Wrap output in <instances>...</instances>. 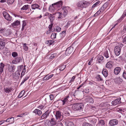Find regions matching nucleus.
Instances as JSON below:
<instances>
[{"label":"nucleus","mask_w":126,"mask_h":126,"mask_svg":"<svg viewBox=\"0 0 126 126\" xmlns=\"http://www.w3.org/2000/svg\"><path fill=\"white\" fill-rule=\"evenodd\" d=\"M56 14L58 16V18H60L62 17L63 14L62 13L57 12L56 13Z\"/></svg>","instance_id":"nucleus-38"},{"label":"nucleus","mask_w":126,"mask_h":126,"mask_svg":"<svg viewBox=\"0 0 126 126\" xmlns=\"http://www.w3.org/2000/svg\"><path fill=\"white\" fill-rule=\"evenodd\" d=\"M118 122L116 119H112L110 120L109 122V124L111 126H114L118 124Z\"/></svg>","instance_id":"nucleus-12"},{"label":"nucleus","mask_w":126,"mask_h":126,"mask_svg":"<svg viewBox=\"0 0 126 126\" xmlns=\"http://www.w3.org/2000/svg\"><path fill=\"white\" fill-rule=\"evenodd\" d=\"M57 122L56 120L55 121L54 119L52 118L51 119L50 123L51 125V126H52L56 125Z\"/></svg>","instance_id":"nucleus-29"},{"label":"nucleus","mask_w":126,"mask_h":126,"mask_svg":"<svg viewBox=\"0 0 126 126\" xmlns=\"http://www.w3.org/2000/svg\"><path fill=\"white\" fill-rule=\"evenodd\" d=\"M49 114L48 110H47L42 115L41 118L42 119H46L48 116Z\"/></svg>","instance_id":"nucleus-18"},{"label":"nucleus","mask_w":126,"mask_h":126,"mask_svg":"<svg viewBox=\"0 0 126 126\" xmlns=\"http://www.w3.org/2000/svg\"><path fill=\"white\" fill-rule=\"evenodd\" d=\"M14 90V89L12 87H6L4 88V92L7 94H9L12 92V91Z\"/></svg>","instance_id":"nucleus-14"},{"label":"nucleus","mask_w":126,"mask_h":126,"mask_svg":"<svg viewBox=\"0 0 126 126\" xmlns=\"http://www.w3.org/2000/svg\"><path fill=\"white\" fill-rule=\"evenodd\" d=\"M44 107V106L43 105H41L40 106H39L37 107V108L41 110H42L43 109Z\"/></svg>","instance_id":"nucleus-59"},{"label":"nucleus","mask_w":126,"mask_h":126,"mask_svg":"<svg viewBox=\"0 0 126 126\" xmlns=\"http://www.w3.org/2000/svg\"><path fill=\"white\" fill-rule=\"evenodd\" d=\"M96 78L98 80L103 81V79L101 78L100 76L99 75H97L96 77Z\"/></svg>","instance_id":"nucleus-41"},{"label":"nucleus","mask_w":126,"mask_h":126,"mask_svg":"<svg viewBox=\"0 0 126 126\" xmlns=\"http://www.w3.org/2000/svg\"><path fill=\"white\" fill-rule=\"evenodd\" d=\"M25 92L23 90L19 94L18 96V98H21L23 96Z\"/></svg>","instance_id":"nucleus-40"},{"label":"nucleus","mask_w":126,"mask_h":126,"mask_svg":"<svg viewBox=\"0 0 126 126\" xmlns=\"http://www.w3.org/2000/svg\"><path fill=\"white\" fill-rule=\"evenodd\" d=\"M5 34L7 36H8L11 33L10 29H8L7 30H6V31L5 32Z\"/></svg>","instance_id":"nucleus-35"},{"label":"nucleus","mask_w":126,"mask_h":126,"mask_svg":"<svg viewBox=\"0 0 126 126\" xmlns=\"http://www.w3.org/2000/svg\"><path fill=\"white\" fill-rule=\"evenodd\" d=\"M121 70V68L119 67H117L115 68L114 72L115 74L116 75H118L120 73Z\"/></svg>","instance_id":"nucleus-17"},{"label":"nucleus","mask_w":126,"mask_h":126,"mask_svg":"<svg viewBox=\"0 0 126 126\" xmlns=\"http://www.w3.org/2000/svg\"><path fill=\"white\" fill-rule=\"evenodd\" d=\"M56 54H51V56L50 57V58L51 59H52V58H54L55 57H56Z\"/></svg>","instance_id":"nucleus-56"},{"label":"nucleus","mask_w":126,"mask_h":126,"mask_svg":"<svg viewBox=\"0 0 126 126\" xmlns=\"http://www.w3.org/2000/svg\"><path fill=\"white\" fill-rule=\"evenodd\" d=\"M97 122L96 119H93L91 121V122L93 124H95Z\"/></svg>","instance_id":"nucleus-52"},{"label":"nucleus","mask_w":126,"mask_h":126,"mask_svg":"<svg viewBox=\"0 0 126 126\" xmlns=\"http://www.w3.org/2000/svg\"><path fill=\"white\" fill-rule=\"evenodd\" d=\"M73 48L72 47H68L65 51V54L67 56L69 55L72 52Z\"/></svg>","instance_id":"nucleus-10"},{"label":"nucleus","mask_w":126,"mask_h":126,"mask_svg":"<svg viewBox=\"0 0 126 126\" xmlns=\"http://www.w3.org/2000/svg\"><path fill=\"white\" fill-rule=\"evenodd\" d=\"M106 8V7H104V5H103V6L100 8L99 10L101 12H102Z\"/></svg>","instance_id":"nucleus-51"},{"label":"nucleus","mask_w":126,"mask_h":126,"mask_svg":"<svg viewBox=\"0 0 126 126\" xmlns=\"http://www.w3.org/2000/svg\"><path fill=\"white\" fill-rule=\"evenodd\" d=\"M70 111V110L68 108H65L63 111V113L66 116H69L70 115L69 111Z\"/></svg>","instance_id":"nucleus-16"},{"label":"nucleus","mask_w":126,"mask_h":126,"mask_svg":"<svg viewBox=\"0 0 126 126\" xmlns=\"http://www.w3.org/2000/svg\"><path fill=\"white\" fill-rule=\"evenodd\" d=\"M67 124L66 126H74L73 123L71 122H67Z\"/></svg>","instance_id":"nucleus-37"},{"label":"nucleus","mask_w":126,"mask_h":126,"mask_svg":"<svg viewBox=\"0 0 126 126\" xmlns=\"http://www.w3.org/2000/svg\"><path fill=\"white\" fill-rule=\"evenodd\" d=\"M20 23V21H19L17 20L15 21L13 23L11 24L12 26L14 27L15 26H18Z\"/></svg>","instance_id":"nucleus-25"},{"label":"nucleus","mask_w":126,"mask_h":126,"mask_svg":"<svg viewBox=\"0 0 126 126\" xmlns=\"http://www.w3.org/2000/svg\"><path fill=\"white\" fill-rule=\"evenodd\" d=\"M54 42V41L53 40H49L46 41L45 43L48 45H52Z\"/></svg>","instance_id":"nucleus-33"},{"label":"nucleus","mask_w":126,"mask_h":126,"mask_svg":"<svg viewBox=\"0 0 126 126\" xmlns=\"http://www.w3.org/2000/svg\"><path fill=\"white\" fill-rule=\"evenodd\" d=\"M86 101L89 103H93L94 102V100L91 96H87L85 98Z\"/></svg>","instance_id":"nucleus-15"},{"label":"nucleus","mask_w":126,"mask_h":126,"mask_svg":"<svg viewBox=\"0 0 126 126\" xmlns=\"http://www.w3.org/2000/svg\"><path fill=\"white\" fill-rule=\"evenodd\" d=\"M5 66L4 64L2 63H1L0 64V70L2 72L3 71L4 68Z\"/></svg>","instance_id":"nucleus-34"},{"label":"nucleus","mask_w":126,"mask_h":126,"mask_svg":"<svg viewBox=\"0 0 126 126\" xmlns=\"http://www.w3.org/2000/svg\"><path fill=\"white\" fill-rule=\"evenodd\" d=\"M56 34L55 33H53L51 36V37L52 39H54L56 38Z\"/></svg>","instance_id":"nucleus-39"},{"label":"nucleus","mask_w":126,"mask_h":126,"mask_svg":"<svg viewBox=\"0 0 126 126\" xmlns=\"http://www.w3.org/2000/svg\"><path fill=\"white\" fill-rule=\"evenodd\" d=\"M66 67L65 65H63L61 66L60 67L59 70L60 71L63 70Z\"/></svg>","instance_id":"nucleus-48"},{"label":"nucleus","mask_w":126,"mask_h":126,"mask_svg":"<svg viewBox=\"0 0 126 126\" xmlns=\"http://www.w3.org/2000/svg\"><path fill=\"white\" fill-rule=\"evenodd\" d=\"M50 100H52L54 98V96L53 94H51L49 96Z\"/></svg>","instance_id":"nucleus-58"},{"label":"nucleus","mask_w":126,"mask_h":126,"mask_svg":"<svg viewBox=\"0 0 126 126\" xmlns=\"http://www.w3.org/2000/svg\"><path fill=\"white\" fill-rule=\"evenodd\" d=\"M121 100V98L120 97L117 98L112 101L111 104L113 105L119 104L121 102L120 101Z\"/></svg>","instance_id":"nucleus-11"},{"label":"nucleus","mask_w":126,"mask_h":126,"mask_svg":"<svg viewBox=\"0 0 126 126\" xmlns=\"http://www.w3.org/2000/svg\"><path fill=\"white\" fill-rule=\"evenodd\" d=\"M31 8L33 9H36L38 8L39 7V5L37 4H32L31 6Z\"/></svg>","instance_id":"nucleus-27"},{"label":"nucleus","mask_w":126,"mask_h":126,"mask_svg":"<svg viewBox=\"0 0 126 126\" xmlns=\"http://www.w3.org/2000/svg\"><path fill=\"white\" fill-rule=\"evenodd\" d=\"M122 33L125 34L126 35V25H124V29L122 31Z\"/></svg>","instance_id":"nucleus-42"},{"label":"nucleus","mask_w":126,"mask_h":126,"mask_svg":"<svg viewBox=\"0 0 126 126\" xmlns=\"http://www.w3.org/2000/svg\"><path fill=\"white\" fill-rule=\"evenodd\" d=\"M84 107V104L82 103H79L73 104L72 107V109L75 111H82Z\"/></svg>","instance_id":"nucleus-2"},{"label":"nucleus","mask_w":126,"mask_h":126,"mask_svg":"<svg viewBox=\"0 0 126 126\" xmlns=\"http://www.w3.org/2000/svg\"><path fill=\"white\" fill-rule=\"evenodd\" d=\"M29 6L28 5H25L24 6L21 8V10H27L29 9Z\"/></svg>","instance_id":"nucleus-32"},{"label":"nucleus","mask_w":126,"mask_h":126,"mask_svg":"<svg viewBox=\"0 0 126 126\" xmlns=\"http://www.w3.org/2000/svg\"><path fill=\"white\" fill-rule=\"evenodd\" d=\"M20 75V73L18 70H17L15 72L14 75L13 77L15 79H17L19 77Z\"/></svg>","instance_id":"nucleus-19"},{"label":"nucleus","mask_w":126,"mask_h":126,"mask_svg":"<svg viewBox=\"0 0 126 126\" xmlns=\"http://www.w3.org/2000/svg\"><path fill=\"white\" fill-rule=\"evenodd\" d=\"M61 30V28L59 27H58L56 28V31L58 32H59Z\"/></svg>","instance_id":"nucleus-60"},{"label":"nucleus","mask_w":126,"mask_h":126,"mask_svg":"<svg viewBox=\"0 0 126 126\" xmlns=\"http://www.w3.org/2000/svg\"><path fill=\"white\" fill-rule=\"evenodd\" d=\"M33 112L35 113L36 115L40 116L42 113V111L36 109L33 111Z\"/></svg>","instance_id":"nucleus-20"},{"label":"nucleus","mask_w":126,"mask_h":126,"mask_svg":"<svg viewBox=\"0 0 126 126\" xmlns=\"http://www.w3.org/2000/svg\"><path fill=\"white\" fill-rule=\"evenodd\" d=\"M6 29H5V28L4 29H3L2 28L0 30V32H5L6 31Z\"/></svg>","instance_id":"nucleus-63"},{"label":"nucleus","mask_w":126,"mask_h":126,"mask_svg":"<svg viewBox=\"0 0 126 126\" xmlns=\"http://www.w3.org/2000/svg\"><path fill=\"white\" fill-rule=\"evenodd\" d=\"M48 18L49 19L51 23H53V22L54 19V17L51 14H50L48 16Z\"/></svg>","instance_id":"nucleus-30"},{"label":"nucleus","mask_w":126,"mask_h":126,"mask_svg":"<svg viewBox=\"0 0 126 126\" xmlns=\"http://www.w3.org/2000/svg\"><path fill=\"white\" fill-rule=\"evenodd\" d=\"M98 124L100 125L103 126L104 125L105 123L104 121L103 120L99 119Z\"/></svg>","instance_id":"nucleus-31"},{"label":"nucleus","mask_w":126,"mask_h":126,"mask_svg":"<svg viewBox=\"0 0 126 126\" xmlns=\"http://www.w3.org/2000/svg\"><path fill=\"white\" fill-rule=\"evenodd\" d=\"M112 61H110L108 62L106 65V67L108 68H110L112 66Z\"/></svg>","instance_id":"nucleus-24"},{"label":"nucleus","mask_w":126,"mask_h":126,"mask_svg":"<svg viewBox=\"0 0 126 126\" xmlns=\"http://www.w3.org/2000/svg\"><path fill=\"white\" fill-rule=\"evenodd\" d=\"M100 2V1H98L96 2L92 6V8H94L99 5Z\"/></svg>","instance_id":"nucleus-47"},{"label":"nucleus","mask_w":126,"mask_h":126,"mask_svg":"<svg viewBox=\"0 0 126 126\" xmlns=\"http://www.w3.org/2000/svg\"><path fill=\"white\" fill-rule=\"evenodd\" d=\"M53 76V74H52L50 75H47L45 76L43 79V80H47L49 79H50Z\"/></svg>","instance_id":"nucleus-22"},{"label":"nucleus","mask_w":126,"mask_h":126,"mask_svg":"<svg viewBox=\"0 0 126 126\" xmlns=\"http://www.w3.org/2000/svg\"><path fill=\"white\" fill-rule=\"evenodd\" d=\"M69 98V96H68L65 97L62 100H61V101L62 102V105H65L69 103L68 98Z\"/></svg>","instance_id":"nucleus-13"},{"label":"nucleus","mask_w":126,"mask_h":126,"mask_svg":"<svg viewBox=\"0 0 126 126\" xmlns=\"http://www.w3.org/2000/svg\"><path fill=\"white\" fill-rule=\"evenodd\" d=\"M63 15L64 16H65L67 15L68 11L66 9V8H64L63 10Z\"/></svg>","instance_id":"nucleus-43"},{"label":"nucleus","mask_w":126,"mask_h":126,"mask_svg":"<svg viewBox=\"0 0 126 126\" xmlns=\"http://www.w3.org/2000/svg\"><path fill=\"white\" fill-rule=\"evenodd\" d=\"M82 126H92V125L90 124L84 122L82 125Z\"/></svg>","instance_id":"nucleus-46"},{"label":"nucleus","mask_w":126,"mask_h":126,"mask_svg":"<svg viewBox=\"0 0 126 126\" xmlns=\"http://www.w3.org/2000/svg\"><path fill=\"white\" fill-rule=\"evenodd\" d=\"M75 76H73L72 78L70 80L69 83H70L74 81L75 79Z\"/></svg>","instance_id":"nucleus-57"},{"label":"nucleus","mask_w":126,"mask_h":126,"mask_svg":"<svg viewBox=\"0 0 126 126\" xmlns=\"http://www.w3.org/2000/svg\"><path fill=\"white\" fill-rule=\"evenodd\" d=\"M55 116L57 122H60L63 119V116L61 115V112L59 111H56L55 114Z\"/></svg>","instance_id":"nucleus-5"},{"label":"nucleus","mask_w":126,"mask_h":126,"mask_svg":"<svg viewBox=\"0 0 126 126\" xmlns=\"http://www.w3.org/2000/svg\"><path fill=\"white\" fill-rule=\"evenodd\" d=\"M57 126H64L61 123H59L57 124Z\"/></svg>","instance_id":"nucleus-64"},{"label":"nucleus","mask_w":126,"mask_h":126,"mask_svg":"<svg viewBox=\"0 0 126 126\" xmlns=\"http://www.w3.org/2000/svg\"><path fill=\"white\" fill-rule=\"evenodd\" d=\"M97 57V61L99 63L101 62L102 61L104 58L103 57L100 55L98 56Z\"/></svg>","instance_id":"nucleus-23"},{"label":"nucleus","mask_w":126,"mask_h":126,"mask_svg":"<svg viewBox=\"0 0 126 126\" xmlns=\"http://www.w3.org/2000/svg\"><path fill=\"white\" fill-rule=\"evenodd\" d=\"M102 74L105 77H107L108 75V72L107 70L105 69H103L102 71Z\"/></svg>","instance_id":"nucleus-21"},{"label":"nucleus","mask_w":126,"mask_h":126,"mask_svg":"<svg viewBox=\"0 0 126 126\" xmlns=\"http://www.w3.org/2000/svg\"><path fill=\"white\" fill-rule=\"evenodd\" d=\"M12 56L14 57H15L18 56V54L16 52H13L12 53Z\"/></svg>","instance_id":"nucleus-45"},{"label":"nucleus","mask_w":126,"mask_h":126,"mask_svg":"<svg viewBox=\"0 0 126 126\" xmlns=\"http://www.w3.org/2000/svg\"><path fill=\"white\" fill-rule=\"evenodd\" d=\"M29 77H26L25 78L22 80V81L21 82L20 85H22L25 82V81L27 80L29 78Z\"/></svg>","instance_id":"nucleus-50"},{"label":"nucleus","mask_w":126,"mask_h":126,"mask_svg":"<svg viewBox=\"0 0 126 126\" xmlns=\"http://www.w3.org/2000/svg\"><path fill=\"white\" fill-rule=\"evenodd\" d=\"M112 52L109 49L108 50H107L104 53V56L107 58H109L110 59L113 58V56L112 54Z\"/></svg>","instance_id":"nucleus-6"},{"label":"nucleus","mask_w":126,"mask_h":126,"mask_svg":"<svg viewBox=\"0 0 126 126\" xmlns=\"http://www.w3.org/2000/svg\"><path fill=\"white\" fill-rule=\"evenodd\" d=\"M53 25V23H51V24L49 25L48 27L49 28V31H52V27Z\"/></svg>","instance_id":"nucleus-55"},{"label":"nucleus","mask_w":126,"mask_h":126,"mask_svg":"<svg viewBox=\"0 0 126 126\" xmlns=\"http://www.w3.org/2000/svg\"><path fill=\"white\" fill-rule=\"evenodd\" d=\"M90 3L88 1L84 0L80 1L77 4V6L81 8H86L90 5Z\"/></svg>","instance_id":"nucleus-3"},{"label":"nucleus","mask_w":126,"mask_h":126,"mask_svg":"<svg viewBox=\"0 0 126 126\" xmlns=\"http://www.w3.org/2000/svg\"><path fill=\"white\" fill-rule=\"evenodd\" d=\"M5 43L3 42H1L0 43V45L1 46L4 47L5 45Z\"/></svg>","instance_id":"nucleus-62"},{"label":"nucleus","mask_w":126,"mask_h":126,"mask_svg":"<svg viewBox=\"0 0 126 126\" xmlns=\"http://www.w3.org/2000/svg\"><path fill=\"white\" fill-rule=\"evenodd\" d=\"M79 92L78 91H75L73 94H72V97H75L76 98L78 97Z\"/></svg>","instance_id":"nucleus-28"},{"label":"nucleus","mask_w":126,"mask_h":126,"mask_svg":"<svg viewBox=\"0 0 126 126\" xmlns=\"http://www.w3.org/2000/svg\"><path fill=\"white\" fill-rule=\"evenodd\" d=\"M16 68V67L13 65H8V69L9 71L11 72H14Z\"/></svg>","instance_id":"nucleus-9"},{"label":"nucleus","mask_w":126,"mask_h":126,"mask_svg":"<svg viewBox=\"0 0 126 126\" xmlns=\"http://www.w3.org/2000/svg\"><path fill=\"white\" fill-rule=\"evenodd\" d=\"M70 23H71L70 21H68L67 22V25H65V27H66V28H68V27L70 25Z\"/></svg>","instance_id":"nucleus-61"},{"label":"nucleus","mask_w":126,"mask_h":126,"mask_svg":"<svg viewBox=\"0 0 126 126\" xmlns=\"http://www.w3.org/2000/svg\"><path fill=\"white\" fill-rule=\"evenodd\" d=\"M122 75L123 77L126 79V71H124V72Z\"/></svg>","instance_id":"nucleus-54"},{"label":"nucleus","mask_w":126,"mask_h":126,"mask_svg":"<svg viewBox=\"0 0 126 126\" xmlns=\"http://www.w3.org/2000/svg\"><path fill=\"white\" fill-rule=\"evenodd\" d=\"M23 58L21 57H17L15 58L12 61V63L16 64L22 61Z\"/></svg>","instance_id":"nucleus-8"},{"label":"nucleus","mask_w":126,"mask_h":126,"mask_svg":"<svg viewBox=\"0 0 126 126\" xmlns=\"http://www.w3.org/2000/svg\"><path fill=\"white\" fill-rule=\"evenodd\" d=\"M101 12L99 10V11H97L96 13L94 15V16H97Z\"/></svg>","instance_id":"nucleus-53"},{"label":"nucleus","mask_w":126,"mask_h":126,"mask_svg":"<svg viewBox=\"0 0 126 126\" xmlns=\"http://www.w3.org/2000/svg\"><path fill=\"white\" fill-rule=\"evenodd\" d=\"M123 46V45L122 43H120L119 46L115 47L114 48V52L115 54L117 56H119L121 53V48Z\"/></svg>","instance_id":"nucleus-4"},{"label":"nucleus","mask_w":126,"mask_h":126,"mask_svg":"<svg viewBox=\"0 0 126 126\" xmlns=\"http://www.w3.org/2000/svg\"><path fill=\"white\" fill-rule=\"evenodd\" d=\"M26 25V23L25 21H23V24H22V27L21 29V31H23Z\"/></svg>","instance_id":"nucleus-36"},{"label":"nucleus","mask_w":126,"mask_h":126,"mask_svg":"<svg viewBox=\"0 0 126 126\" xmlns=\"http://www.w3.org/2000/svg\"><path fill=\"white\" fill-rule=\"evenodd\" d=\"M62 2L61 1H60L56 3H54L50 6L49 7V9L51 12L54 11L55 10H57V8L62 6Z\"/></svg>","instance_id":"nucleus-1"},{"label":"nucleus","mask_w":126,"mask_h":126,"mask_svg":"<svg viewBox=\"0 0 126 126\" xmlns=\"http://www.w3.org/2000/svg\"><path fill=\"white\" fill-rule=\"evenodd\" d=\"M27 44L25 43L23 45V48L26 51H27L28 50V48L27 46Z\"/></svg>","instance_id":"nucleus-44"},{"label":"nucleus","mask_w":126,"mask_h":126,"mask_svg":"<svg viewBox=\"0 0 126 126\" xmlns=\"http://www.w3.org/2000/svg\"><path fill=\"white\" fill-rule=\"evenodd\" d=\"M3 14L4 18L8 21H10L12 20V17L7 13L6 12L4 11Z\"/></svg>","instance_id":"nucleus-7"},{"label":"nucleus","mask_w":126,"mask_h":126,"mask_svg":"<svg viewBox=\"0 0 126 126\" xmlns=\"http://www.w3.org/2000/svg\"><path fill=\"white\" fill-rule=\"evenodd\" d=\"M6 122H10V124H12L14 122V118L12 117L8 118L6 120Z\"/></svg>","instance_id":"nucleus-26"},{"label":"nucleus","mask_w":126,"mask_h":126,"mask_svg":"<svg viewBox=\"0 0 126 126\" xmlns=\"http://www.w3.org/2000/svg\"><path fill=\"white\" fill-rule=\"evenodd\" d=\"M14 1V0H7V3L9 5L12 4Z\"/></svg>","instance_id":"nucleus-49"}]
</instances>
